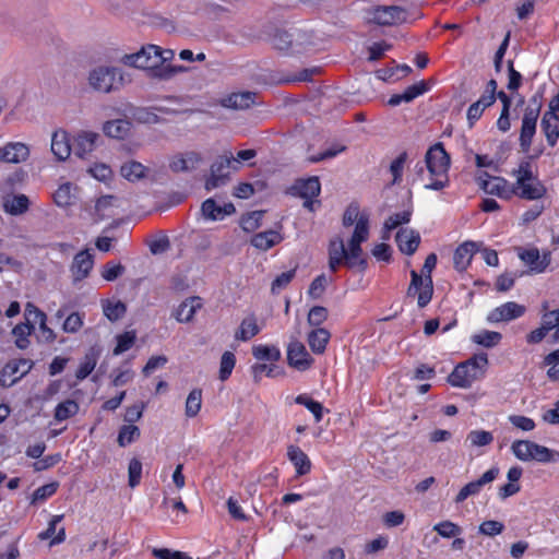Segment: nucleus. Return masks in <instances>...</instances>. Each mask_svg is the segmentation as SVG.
<instances>
[{"mask_svg":"<svg viewBox=\"0 0 559 559\" xmlns=\"http://www.w3.org/2000/svg\"><path fill=\"white\" fill-rule=\"evenodd\" d=\"M329 269L336 272L341 265L349 269L358 267L364 272L368 267V259L364 255L361 246L345 247L342 237L336 236L329 245Z\"/></svg>","mask_w":559,"mask_h":559,"instance_id":"obj_1","label":"nucleus"},{"mask_svg":"<svg viewBox=\"0 0 559 559\" xmlns=\"http://www.w3.org/2000/svg\"><path fill=\"white\" fill-rule=\"evenodd\" d=\"M312 34L308 31L292 27L276 28L271 37L273 47L285 55H296L307 51L313 46Z\"/></svg>","mask_w":559,"mask_h":559,"instance_id":"obj_2","label":"nucleus"},{"mask_svg":"<svg viewBox=\"0 0 559 559\" xmlns=\"http://www.w3.org/2000/svg\"><path fill=\"white\" fill-rule=\"evenodd\" d=\"M87 82L93 91L108 94L122 86L123 76L119 68L99 66L88 72Z\"/></svg>","mask_w":559,"mask_h":559,"instance_id":"obj_3","label":"nucleus"},{"mask_svg":"<svg viewBox=\"0 0 559 559\" xmlns=\"http://www.w3.org/2000/svg\"><path fill=\"white\" fill-rule=\"evenodd\" d=\"M239 169V159H235L231 152L224 153L212 163L210 175L205 179L207 191L226 186L230 180V171Z\"/></svg>","mask_w":559,"mask_h":559,"instance_id":"obj_4","label":"nucleus"},{"mask_svg":"<svg viewBox=\"0 0 559 559\" xmlns=\"http://www.w3.org/2000/svg\"><path fill=\"white\" fill-rule=\"evenodd\" d=\"M369 22L380 26H392L405 23L407 12L399 5H378L369 10Z\"/></svg>","mask_w":559,"mask_h":559,"instance_id":"obj_5","label":"nucleus"},{"mask_svg":"<svg viewBox=\"0 0 559 559\" xmlns=\"http://www.w3.org/2000/svg\"><path fill=\"white\" fill-rule=\"evenodd\" d=\"M157 53L158 46L147 45L135 53L124 55L122 61L127 66L150 70L152 76H154L155 70L160 69V67H158L159 59Z\"/></svg>","mask_w":559,"mask_h":559,"instance_id":"obj_6","label":"nucleus"},{"mask_svg":"<svg viewBox=\"0 0 559 559\" xmlns=\"http://www.w3.org/2000/svg\"><path fill=\"white\" fill-rule=\"evenodd\" d=\"M411 284L407 288V296L418 295V306L426 307L433 295L432 277L429 274H418L415 270L411 271Z\"/></svg>","mask_w":559,"mask_h":559,"instance_id":"obj_7","label":"nucleus"},{"mask_svg":"<svg viewBox=\"0 0 559 559\" xmlns=\"http://www.w3.org/2000/svg\"><path fill=\"white\" fill-rule=\"evenodd\" d=\"M426 168L430 176H444L450 166V156L445 152L442 143H436L426 153Z\"/></svg>","mask_w":559,"mask_h":559,"instance_id":"obj_8","label":"nucleus"},{"mask_svg":"<svg viewBox=\"0 0 559 559\" xmlns=\"http://www.w3.org/2000/svg\"><path fill=\"white\" fill-rule=\"evenodd\" d=\"M551 330H555L552 338L554 342H557L559 340V309L544 313L540 326L532 331L526 336V341L531 344H537L542 342Z\"/></svg>","mask_w":559,"mask_h":559,"instance_id":"obj_9","label":"nucleus"},{"mask_svg":"<svg viewBox=\"0 0 559 559\" xmlns=\"http://www.w3.org/2000/svg\"><path fill=\"white\" fill-rule=\"evenodd\" d=\"M34 362L29 359L21 358L9 361L1 371L0 382L3 386H11L22 377L27 374L33 368Z\"/></svg>","mask_w":559,"mask_h":559,"instance_id":"obj_10","label":"nucleus"},{"mask_svg":"<svg viewBox=\"0 0 559 559\" xmlns=\"http://www.w3.org/2000/svg\"><path fill=\"white\" fill-rule=\"evenodd\" d=\"M476 180L479 188L487 194H493L503 199L512 197L511 188L508 187V181L502 177H491L488 173L481 171Z\"/></svg>","mask_w":559,"mask_h":559,"instance_id":"obj_11","label":"nucleus"},{"mask_svg":"<svg viewBox=\"0 0 559 559\" xmlns=\"http://www.w3.org/2000/svg\"><path fill=\"white\" fill-rule=\"evenodd\" d=\"M499 475V468L497 466L491 467L485 472L478 479L469 481L461 488L454 498V502L460 504L464 502L468 497L476 496L480 492L481 488L493 481Z\"/></svg>","mask_w":559,"mask_h":559,"instance_id":"obj_12","label":"nucleus"},{"mask_svg":"<svg viewBox=\"0 0 559 559\" xmlns=\"http://www.w3.org/2000/svg\"><path fill=\"white\" fill-rule=\"evenodd\" d=\"M471 364L461 362L448 377V382L456 388L467 389L472 384L483 378V372L476 371L474 367H469Z\"/></svg>","mask_w":559,"mask_h":559,"instance_id":"obj_13","label":"nucleus"},{"mask_svg":"<svg viewBox=\"0 0 559 559\" xmlns=\"http://www.w3.org/2000/svg\"><path fill=\"white\" fill-rule=\"evenodd\" d=\"M287 362L292 368L305 371L311 367L313 358L301 342L294 340L287 347Z\"/></svg>","mask_w":559,"mask_h":559,"instance_id":"obj_14","label":"nucleus"},{"mask_svg":"<svg viewBox=\"0 0 559 559\" xmlns=\"http://www.w3.org/2000/svg\"><path fill=\"white\" fill-rule=\"evenodd\" d=\"M100 135L92 131H79L72 143V152L75 156L85 159L97 146Z\"/></svg>","mask_w":559,"mask_h":559,"instance_id":"obj_15","label":"nucleus"},{"mask_svg":"<svg viewBox=\"0 0 559 559\" xmlns=\"http://www.w3.org/2000/svg\"><path fill=\"white\" fill-rule=\"evenodd\" d=\"M525 310V306L509 301L491 310L487 320L491 323L508 322L522 317Z\"/></svg>","mask_w":559,"mask_h":559,"instance_id":"obj_16","label":"nucleus"},{"mask_svg":"<svg viewBox=\"0 0 559 559\" xmlns=\"http://www.w3.org/2000/svg\"><path fill=\"white\" fill-rule=\"evenodd\" d=\"M29 156V148L21 142H9L0 147V162L19 164Z\"/></svg>","mask_w":559,"mask_h":559,"instance_id":"obj_17","label":"nucleus"},{"mask_svg":"<svg viewBox=\"0 0 559 559\" xmlns=\"http://www.w3.org/2000/svg\"><path fill=\"white\" fill-rule=\"evenodd\" d=\"M395 241L400 251L404 254H414L420 243V235L417 230L401 228L395 236Z\"/></svg>","mask_w":559,"mask_h":559,"instance_id":"obj_18","label":"nucleus"},{"mask_svg":"<svg viewBox=\"0 0 559 559\" xmlns=\"http://www.w3.org/2000/svg\"><path fill=\"white\" fill-rule=\"evenodd\" d=\"M512 195H516L524 200H539L547 193L544 183L538 180L527 181L523 186L513 185L511 187Z\"/></svg>","mask_w":559,"mask_h":559,"instance_id":"obj_19","label":"nucleus"},{"mask_svg":"<svg viewBox=\"0 0 559 559\" xmlns=\"http://www.w3.org/2000/svg\"><path fill=\"white\" fill-rule=\"evenodd\" d=\"M202 215L210 221H222L236 212L233 203L218 205L214 199H206L201 205Z\"/></svg>","mask_w":559,"mask_h":559,"instance_id":"obj_20","label":"nucleus"},{"mask_svg":"<svg viewBox=\"0 0 559 559\" xmlns=\"http://www.w3.org/2000/svg\"><path fill=\"white\" fill-rule=\"evenodd\" d=\"M321 183L319 177L313 176L307 179H298L292 186L290 192L293 195H298L302 199H313L320 194Z\"/></svg>","mask_w":559,"mask_h":559,"instance_id":"obj_21","label":"nucleus"},{"mask_svg":"<svg viewBox=\"0 0 559 559\" xmlns=\"http://www.w3.org/2000/svg\"><path fill=\"white\" fill-rule=\"evenodd\" d=\"M520 259L530 266L531 271L542 273L550 263V253L545 252L540 257L538 249L521 250L519 252Z\"/></svg>","mask_w":559,"mask_h":559,"instance_id":"obj_22","label":"nucleus"},{"mask_svg":"<svg viewBox=\"0 0 559 559\" xmlns=\"http://www.w3.org/2000/svg\"><path fill=\"white\" fill-rule=\"evenodd\" d=\"M93 265V255L87 250L76 253L71 265L74 281H81L87 277Z\"/></svg>","mask_w":559,"mask_h":559,"instance_id":"obj_23","label":"nucleus"},{"mask_svg":"<svg viewBox=\"0 0 559 559\" xmlns=\"http://www.w3.org/2000/svg\"><path fill=\"white\" fill-rule=\"evenodd\" d=\"M287 457L296 468L297 476H304L311 471V461L308 455L297 445H288Z\"/></svg>","mask_w":559,"mask_h":559,"instance_id":"obj_24","label":"nucleus"},{"mask_svg":"<svg viewBox=\"0 0 559 559\" xmlns=\"http://www.w3.org/2000/svg\"><path fill=\"white\" fill-rule=\"evenodd\" d=\"M540 126L549 146H555L559 139V116L552 111H546Z\"/></svg>","mask_w":559,"mask_h":559,"instance_id":"obj_25","label":"nucleus"},{"mask_svg":"<svg viewBox=\"0 0 559 559\" xmlns=\"http://www.w3.org/2000/svg\"><path fill=\"white\" fill-rule=\"evenodd\" d=\"M3 210L10 215L19 216L25 214L31 201L25 194H11L3 198Z\"/></svg>","mask_w":559,"mask_h":559,"instance_id":"obj_26","label":"nucleus"},{"mask_svg":"<svg viewBox=\"0 0 559 559\" xmlns=\"http://www.w3.org/2000/svg\"><path fill=\"white\" fill-rule=\"evenodd\" d=\"M257 94L253 92L233 93L222 99V106L236 110L248 109L255 103Z\"/></svg>","mask_w":559,"mask_h":559,"instance_id":"obj_27","label":"nucleus"},{"mask_svg":"<svg viewBox=\"0 0 559 559\" xmlns=\"http://www.w3.org/2000/svg\"><path fill=\"white\" fill-rule=\"evenodd\" d=\"M476 250V243L473 241H465L460 245L453 255L454 267L460 272L466 270Z\"/></svg>","mask_w":559,"mask_h":559,"instance_id":"obj_28","label":"nucleus"},{"mask_svg":"<svg viewBox=\"0 0 559 559\" xmlns=\"http://www.w3.org/2000/svg\"><path fill=\"white\" fill-rule=\"evenodd\" d=\"M51 152L58 160H66L71 152L72 144H70L66 131H56L51 139Z\"/></svg>","mask_w":559,"mask_h":559,"instance_id":"obj_29","label":"nucleus"},{"mask_svg":"<svg viewBox=\"0 0 559 559\" xmlns=\"http://www.w3.org/2000/svg\"><path fill=\"white\" fill-rule=\"evenodd\" d=\"M202 162V157L197 152H188L185 155L174 158L169 167L175 173L191 171Z\"/></svg>","mask_w":559,"mask_h":559,"instance_id":"obj_30","label":"nucleus"},{"mask_svg":"<svg viewBox=\"0 0 559 559\" xmlns=\"http://www.w3.org/2000/svg\"><path fill=\"white\" fill-rule=\"evenodd\" d=\"M282 240L283 237L278 231L270 229L255 234L251 238L250 243L259 250L266 251L272 247L276 246L277 243H280Z\"/></svg>","mask_w":559,"mask_h":559,"instance_id":"obj_31","label":"nucleus"},{"mask_svg":"<svg viewBox=\"0 0 559 559\" xmlns=\"http://www.w3.org/2000/svg\"><path fill=\"white\" fill-rule=\"evenodd\" d=\"M202 307V299L198 296L187 298L183 300L177 311H176V319L179 322H190L197 310L201 309Z\"/></svg>","mask_w":559,"mask_h":559,"instance_id":"obj_32","label":"nucleus"},{"mask_svg":"<svg viewBox=\"0 0 559 559\" xmlns=\"http://www.w3.org/2000/svg\"><path fill=\"white\" fill-rule=\"evenodd\" d=\"M100 356V349L96 346H92L85 354L83 361L81 362L75 377L79 380H83L91 374L94 370L97 360Z\"/></svg>","mask_w":559,"mask_h":559,"instance_id":"obj_33","label":"nucleus"},{"mask_svg":"<svg viewBox=\"0 0 559 559\" xmlns=\"http://www.w3.org/2000/svg\"><path fill=\"white\" fill-rule=\"evenodd\" d=\"M330 337L326 329L318 328L308 334V344L314 354H323Z\"/></svg>","mask_w":559,"mask_h":559,"instance_id":"obj_34","label":"nucleus"},{"mask_svg":"<svg viewBox=\"0 0 559 559\" xmlns=\"http://www.w3.org/2000/svg\"><path fill=\"white\" fill-rule=\"evenodd\" d=\"M130 122L124 119L110 120L104 123V133L112 139H123L130 132Z\"/></svg>","mask_w":559,"mask_h":559,"instance_id":"obj_35","label":"nucleus"},{"mask_svg":"<svg viewBox=\"0 0 559 559\" xmlns=\"http://www.w3.org/2000/svg\"><path fill=\"white\" fill-rule=\"evenodd\" d=\"M147 171V167L135 160L127 162L120 168L121 176L131 182L145 178Z\"/></svg>","mask_w":559,"mask_h":559,"instance_id":"obj_36","label":"nucleus"},{"mask_svg":"<svg viewBox=\"0 0 559 559\" xmlns=\"http://www.w3.org/2000/svg\"><path fill=\"white\" fill-rule=\"evenodd\" d=\"M369 237V216L362 214L355 225L348 246H361Z\"/></svg>","mask_w":559,"mask_h":559,"instance_id":"obj_37","label":"nucleus"},{"mask_svg":"<svg viewBox=\"0 0 559 559\" xmlns=\"http://www.w3.org/2000/svg\"><path fill=\"white\" fill-rule=\"evenodd\" d=\"M534 444L535 442L531 440H515L511 445V451L520 461H533Z\"/></svg>","mask_w":559,"mask_h":559,"instance_id":"obj_38","label":"nucleus"},{"mask_svg":"<svg viewBox=\"0 0 559 559\" xmlns=\"http://www.w3.org/2000/svg\"><path fill=\"white\" fill-rule=\"evenodd\" d=\"M73 190L75 191L76 187H73L69 182L61 185L53 194L55 203L61 207L72 205L75 200Z\"/></svg>","mask_w":559,"mask_h":559,"instance_id":"obj_39","label":"nucleus"},{"mask_svg":"<svg viewBox=\"0 0 559 559\" xmlns=\"http://www.w3.org/2000/svg\"><path fill=\"white\" fill-rule=\"evenodd\" d=\"M79 404L74 400H66L59 403L55 408V419L57 421L67 420L78 414Z\"/></svg>","mask_w":559,"mask_h":559,"instance_id":"obj_40","label":"nucleus"},{"mask_svg":"<svg viewBox=\"0 0 559 559\" xmlns=\"http://www.w3.org/2000/svg\"><path fill=\"white\" fill-rule=\"evenodd\" d=\"M34 331V325L32 323H20L15 325L12 330V334L15 336V345L20 349H25L29 345L28 336Z\"/></svg>","mask_w":559,"mask_h":559,"instance_id":"obj_41","label":"nucleus"},{"mask_svg":"<svg viewBox=\"0 0 559 559\" xmlns=\"http://www.w3.org/2000/svg\"><path fill=\"white\" fill-rule=\"evenodd\" d=\"M259 332L260 328L258 326L255 319L253 317L246 318L242 320L238 331L235 333V338L237 341L246 342L255 336Z\"/></svg>","mask_w":559,"mask_h":559,"instance_id":"obj_42","label":"nucleus"},{"mask_svg":"<svg viewBox=\"0 0 559 559\" xmlns=\"http://www.w3.org/2000/svg\"><path fill=\"white\" fill-rule=\"evenodd\" d=\"M533 461L539 463H559V451L549 449L535 442Z\"/></svg>","mask_w":559,"mask_h":559,"instance_id":"obj_43","label":"nucleus"},{"mask_svg":"<svg viewBox=\"0 0 559 559\" xmlns=\"http://www.w3.org/2000/svg\"><path fill=\"white\" fill-rule=\"evenodd\" d=\"M502 335L499 332L484 330L472 336V341L486 348L495 347L500 343Z\"/></svg>","mask_w":559,"mask_h":559,"instance_id":"obj_44","label":"nucleus"},{"mask_svg":"<svg viewBox=\"0 0 559 559\" xmlns=\"http://www.w3.org/2000/svg\"><path fill=\"white\" fill-rule=\"evenodd\" d=\"M202 405V390L201 389H193L187 400H186V407H185V414L187 417H195Z\"/></svg>","mask_w":559,"mask_h":559,"instance_id":"obj_45","label":"nucleus"},{"mask_svg":"<svg viewBox=\"0 0 559 559\" xmlns=\"http://www.w3.org/2000/svg\"><path fill=\"white\" fill-rule=\"evenodd\" d=\"M252 354L258 360L277 361L281 358L280 349L269 345L253 346Z\"/></svg>","mask_w":559,"mask_h":559,"instance_id":"obj_46","label":"nucleus"},{"mask_svg":"<svg viewBox=\"0 0 559 559\" xmlns=\"http://www.w3.org/2000/svg\"><path fill=\"white\" fill-rule=\"evenodd\" d=\"M295 402L299 405H304L307 409H309L316 419L317 423L321 421L323 416V405L313 399H311L307 394H300L295 399Z\"/></svg>","mask_w":559,"mask_h":559,"instance_id":"obj_47","label":"nucleus"},{"mask_svg":"<svg viewBox=\"0 0 559 559\" xmlns=\"http://www.w3.org/2000/svg\"><path fill=\"white\" fill-rule=\"evenodd\" d=\"M512 175L516 177L514 185L523 186L527 181L538 180V177L533 174L532 166L528 160L520 163L519 168L512 171Z\"/></svg>","mask_w":559,"mask_h":559,"instance_id":"obj_48","label":"nucleus"},{"mask_svg":"<svg viewBox=\"0 0 559 559\" xmlns=\"http://www.w3.org/2000/svg\"><path fill=\"white\" fill-rule=\"evenodd\" d=\"M140 429L134 425H124L120 428L117 442L120 447H127L140 438Z\"/></svg>","mask_w":559,"mask_h":559,"instance_id":"obj_49","label":"nucleus"},{"mask_svg":"<svg viewBox=\"0 0 559 559\" xmlns=\"http://www.w3.org/2000/svg\"><path fill=\"white\" fill-rule=\"evenodd\" d=\"M536 133V123H530L522 121L520 132V147L522 152L527 153L531 148L533 138Z\"/></svg>","mask_w":559,"mask_h":559,"instance_id":"obj_50","label":"nucleus"},{"mask_svg":"<svg viewBox=\"0 0 559 559\" xmlns=\"http://www.w3.org/2000/svg\"><path fill=\"white\" fill-rule=\"evenodd\" d=\"M542 108V97L534 95L530 99L528 106L524 110L522 121L530 123H537V119Z\"/></svg>","mask_w":559,"mask_h":559,"instance_id":"obj_51","label":"nucleus"},{"mask_svg":"<svg viewBox=\"0 0 559 559\" xmlns=\"http://www.w3.org/2000/svg\"><path fill=\"white\" fill-rule=\"evenodd\" d=\"M332 282V278H328L325 276V274H320L318 275L310 284L309 286V289H308V295L312 298V299H319L321 298V296L323 295V293L325 292V288L326 286L329 285V283Z\"/></svg>","mask_w":559,"mask_h":559,"instance_id":"obj_52","label":"nucleus"},{"mask_svg":"<svg viewBox=\"0 0 559 559\" xmlns=\"http://www.w3.org/2000/svg\"><path fill=\"white\" fill-rule=\"evenodd\" d=\"M236 357L231 352H225L221 358L219 380L226 381L235 368Z\"/></svg>","mask_w":559,"mask_h":559,"instance_id":"obj_53","label":"nucleus"},{"mask_svg":"<svg viewBox=\"0 0 559 559\" xmlns=\"http://www.w3.org/2000/svg\"><path fill=\"white\" fill-rule=\"evenodd\" d=\"M412 211L406 210L401 213H394L390 215L383 225V228L388 231H391L397 228L400 225L407 224L411 221Z\"/></svg>","mask_w":559,"mask_h":559,"instance_id":"obj_54","label":"nucleus"},{"mask_svg":"<svg viewBox=\"0 0 559 559\" xmlns=\"http://www.w3.org/2000/svg\"><path fill=\"white\" fill-rule=\"evenodd\" d=\"M263 211H253L242 216L240 225L242 229L247 233L253 231L261 225V219L263 218Z\"/></svg>","mask_w":559,"mask_h":559,"instance_id":"obj_55","label":"nucleus"},{"mask_svg":"<svg viewBox=\"0 0 559 559\" xmlns=\"http://www.w3.org/2000/svg\"><path fill=\"white\" fill-rule=\"evenodd\" d=\"M544 364L550 366L547 371V377L551 381H559V348L546 355Z\"/></svg>","mask_w":559,"mask_h":559,"instance_id":"obj_56","label":"nucleus"},{"mask_svg":"<svg viewBox=\"0 0 559 559\" xmlns=\"http://www.w3.org/2000/svg\"><path fill=\"white\" fill-rule=\"evenodd\" d=\"M135 332H124L117 336V345L114 349V355H120L129 350L135 342Z\"/></svg>","mask_w":559,"mask_h":559,"instance_id":"obj_57","label":"nucleus"},{"mask_svg":"<svg viewBox=\"0 0 559 559\" xmlns=\"http://www.w3.org/2000/svg\"><path fill=\"white\" fill-rule=\"evenodd\" d=\"M126 311L127 307L121 301L107 302V305L104 306V314L111 322L121 319L124 316Z\"/></svg>","mask_w":559,"mask_h":559,"instance_id":"obj_58","label":"nucleus"},{"mask_svg":"<svg viewBox=\"0 0 559 559\" xmlns=\"http://www.w3.org/2000/svg\"><path fill=\"white\" fill-rule=\"evenodd\" d=\"M433 531L444 538H450L460 535L462 528L451 521H443L436 524Z\"/></svg>","mask_w":559,"mask_h":559,"instance_id":"obj_59","label":"nucleus"},{"mask_svg":"<svg viewBox=\"0 0 559 559\" xmlns=\"http://www.w3.org/2000/svg\"><path fill=\"white\" fill-rule=\"evenodd\" d=\"M407 160V153L402 152L390 165V173L393 176L392 185H396L402 179L404 165Z\"/></svg>","mask_w":559,"mask_h":559,"instance_id":"obj_60","label":"nucleus"},{"mask_svg":"<svg viewBox=\"0 0 559 559\" xmlns=\"http://www.w3.org/2000/svg\"><path fill=\"white\" fill-rule=\"evenodd\" d=\"M296 274V269L289 270L287 272H284L280 275H277L271 285V292L272 294H278L280 290L287 287V285L293 281Z\"/></svg>","mask_w":559,"mask_h":559,"instance_id":"obj_61","label":"nucleus"},{"mask_svg":"<svg viewBox=\"0 0 559 559\" xmlns=\"http://www.w3.org/2000/svg\"><path fill=\"white\" fill-rule=\"evenodd\" d=\"M467 440L471 441L472 445L484 447L492 442L493 436L486 430H473L467 435Z\"/></svg>","mask_w":559,"mask_h":559,"instance_id":"obj_62","label":"nucleus"},{"mask_svg":"<svg viewBox=\"0 0 559 559\" xmlns=\"http://www.w3.org/2000/svg\"><path fill=\"white\" fill-rule=\"evenodd\" d=\"M503 530H504V524L502 522L495 521V520L484 521L478 527V531L480 534L489 536V537H493L496 535L501 534L503 532Z\"/></svg>","mask_w":559,"mask_h":559,"instance_id":"obj_63","label":"nucleus"},{"mask_svg":"<svg viewBox=\"0 0 559 559\" xmlns=\"http://www.w3.org/2000/svg\"><path fill=\"white\" fill-rule=\"evenodd\" d=\"M152 554L157 559H192L185 552L168 548H154Z\"/></svg>","mask_w":559,"mask_h":559,"instance_id":"obj_64","label":"nucleus"}]
</instances>
